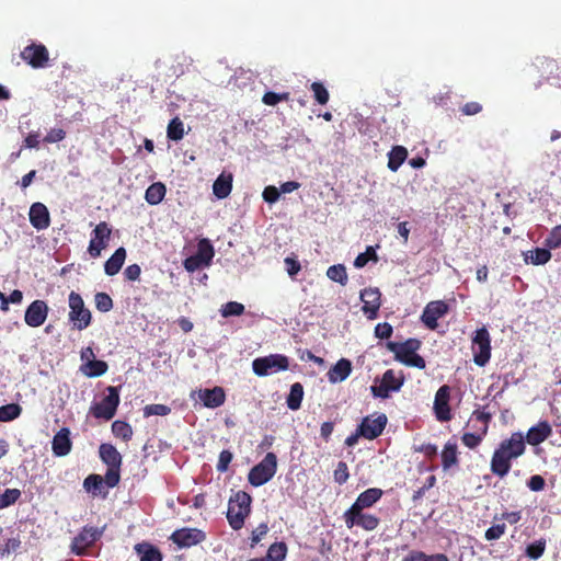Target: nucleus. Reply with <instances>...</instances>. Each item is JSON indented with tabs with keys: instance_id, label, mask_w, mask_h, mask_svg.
I'll return each mask as SVG.
<instances>
[{
	"instance_id": "1",
	"label": "nucleus",
	"mask_w": 561,
	"mask_h": 561,
	"mask_svg": "<svg viewBox=\"0 0 561 561\" xmlns=\"http://www.w3.org/2000/svg\"><path fill=\"white\" fill-rule=\"evenodd\" d=\"M525 436L520 432L513 433L495 449L491 459V471L503 478L511 470V461L517 459L525 451Z\"/></svg>"
},
{
	"instance_id": "2",
	"label": "nucleus",
	"mask_w": 561,
	"mask_h": 561,
	"mask_svg": "<svg viewBox=\"0 0 561 561\" xmlns=\"http://www.w3.org/2000/svg\"><path fill=\"white\" fill-rule=\"evenodd\" d=\"M420 346L421 343L416 339H410L402 343H388V350L394 354L397 360L407 366L423 369L425 368V360L416 354Z\"/></svg>"
},
{
	"instance_id": "3",
	"label": "nucleus",
	"mask_w": 561,
	"mask_h": 561,
	"mask_svg": "<svg viewBox=\"0 0 561 561\" xmlns=\"http://www.w3.org/2000/svg\"><path fill=\"white\" fill-rule=\"evenodd\" d=\"M251 496L247 492H237L228 503L227 519L232 529L239 530L250 513Z\"/></svg>"
},
{
	"instance_id": "4",
	"label": "nucleus",
	"mask_w": 561,
	"mask_h": 561,
	"mask_svg": "<svg viewBox=\"0 0 561 561\" xmlns=\"http://www.w3.org/2000/svg\"><path fill=\"white\" fill-rule=\"evenodd\" d=\"M289 367V359L282 354H271L263 357H257L252 362L253 373L259 377L270 376L279 371L287 370Z\"/></svg>"
},
{
	"instance_id": "5",
	"label": "nucleus",
	"mask_w": 561,
	"mask_h": 561,
	"mask_svg": "<svg viewBox=\"0 0 561 561\" xmlns=\"http://www.w3.org/2000/svg\"><path fill=\"white\" fill-rule=\"evenodd\" d=\"M277 458L273 453H267L266 456L254 466L249 472V482L253 486H261L267 483L276 473Z\"/></svg>"
},
{
	"instance_id": "6",
	"label": "nucleus",
	"mask_w": 561,
	"mask_h": 561,
	"mask_svg": "<svg viewBox=\"0 0 561 561\" xmlns=\"http://www.w3.org/2000/svg\"><path fill=\"white\" fill-rule=\"evenodd\" d=\"M69 320L72 322L73 328L82 331L87 329L91 323V312L84 306V301L82 297L76 293L71 291L69 294Z\"/></svg>"
},
{
	"instance_id": "7",
	"label": "nucleus",
	"mask_w": 561,
	"mask_h": 561,
	"mask_svg": "<svg viewBox=\"0 0 561 561\" xmlns=\"http://www.w3.org/2000/svg\"><path fill=\"white\" fill-rule=\"evenodd\" d=\"M214 255L215 249L213 244L208 239L203 238L198 241L196 253L185 259L184 267L187 272H195L202 267H207L211 264Z\"/></svg>"
},
{
	"instance_id": "8",
	"label": "nucleus",
	"mask_w": 561,
	"mask_h": 561,
	"mask_svg": "<svg viewBox=\"0 0 561 561\" xmlns=\"http://www.w3.org/2000/svg\"><path fill=\"white\" fill-rule=\"evenodd\" d=\"M471 350L474 364L480 367L485 366L491 357V337L484 327L474 332Z\"/></svg>"
},
{
	"instance_id": "9",
	"label": "nucleus",
	"mask_w": 561,
	"mask_h": 561,
	"mask_svg": "<svg viewBox=\"0 0 561 561\" xmlns=\"http://www.w3.org/2000/svg\"><path fill=\"white\" fill-rule=\"evenodd\" d=\"M404 381V376L401 371H394L388 369L382 375L379 385H373L370 387L374 397L386 399L392 391H399Z\"/></svg>"
},
{
	"instance_id": "10",
	"label": "nucleus",
	"mask_w": 561,
	"mask_h": 561,
	"mask_svg": "<svg viewBox=\"0 0 561 561\" xmlns=\"http://www.w3.org/2000/svg\"><path fill=\"white\" fill-rule=\"evenodd\" d=\"M103 535V528L93 526L83 527L73 538L70 545V551L76 556H83L87 549L92 547L96 540Z\"/></svg>"
},
{
	"instance_id": "11",
	"label": "nucleus",
	"mask_w": 561,
	"mask_h": 561,
	"mask_svg": "<svg viewBox=\"0 0 561 561\" xmlns=\"http://www.w3.org/2000/svg\"><path fill=\"white\" fill-rule=\"evenodd\" d=\"M106 397L91 408L92 414L98 419L111 420L119 404V393L116 387L110 386Z\"/></svg>"
},
{
	"instance_id": "12",
	"label": "nucleus",
	"mask_w": 561,
	"mask_h": 561,
	"mask_svg": "<svg viewBox=\"0 0 561 561\" xmlns=\"http://www.w3.org/2000/svg\"><path fill=\"white\" fill-rule=\"evenodd\" d=\"M190 398L194 401H199L205 408L216 409L225 403L226 393L221 387H214L213 389L194 390L191 392Z\"/></svg>"
},
{
	"instance_id": "13",
	"label": "nucleus",
	"mask_w": 561,
	"mask_h": 561,
	"mask_svg": "<svg viewBox=\"0 0 561 561\" xmlns=\"http://www.w3.org/2000/svg\"><path fill=\"white\" fill-rule=\"evenodd\" d=\"M21 58L32 68L41 69L48 66L49 53L44 45L33 43L22 50Z\"/></svg>"
},
{
	"instance_id": "14",
	"label": "nucleus",
	"mask_w": 561,
	"mask_h": 561,
	"mask_svg": "<svg viewBox=\"0 0 561 561\" xmlns=\"http://www.w3.org/2000/svg\"><path fill=\"white\" fill-rule=\"evenodd\" d=\"M112 230L106 222H100L92 231L88 252L92 257L101 255L103 249L108 244Z\"/></svg>"
},
{
	"instance_id": "15",
	"label": "nucleus",
	"mask_w": 561,
	"mask_h": 561,
	"mask_svg": "<svg viewBox=\"0 0 561 561\" xmlns=\"http://www.w3.org/2000/svg\"><path fill=\"white\" fill-rule=\"evenodd\" d=\"M170 539L182 549L203 542L206 539V535L198 528H181L173 531Z\"/></svg>"
},
{
	"instance_id": "16",
	"label": "nucleus",
	"mask_w": 561,
	"mask_h": 561,
	"mask_svg": "<svg viewBox=\"0 0 561 561\" xmlns=\"http://www.w3.org/2000/svg\"><path fill=\"white\" fill-rule=\"evenodd\" d=\"M48 314V307L43 300L33 301L26 309L24 320L32 328L42 325Z\"/></svg>"
},
{
	"instance_id": "17",
	"label": "nucleus",
	"mask_w": 561,
	"mask_h": 561,
	"mask_svg": "<svg viewBox=\"0 0 561 561\" xmlns=\"http://www.w3.org/2000/svg\"><path fill=\"white\" fill-rule=\"evenodd\" d=\"M387 424V416L380 414L376 417H365L359 425V434L368 439L378 437Z\"/></svg>"
},
{
	"instance_id": "18",
	"label": "nucleus",
	"mask_w": 561,
	"mask_h": 561,
	"mask_svg": "<svg viewBox=\"0 0 561 561\" xmlns=\"http://www.w3.org/2000/svg\"><path fill=\"white\" fill-rule=\"evenodd\" d=\"M447 311L448 307L444 301H432L425 307L422 313V321L427 328L435 329L437 327V320L446 314Z\"/></svg>"
},
{
	"instance_id": "19",
	"label": "nucleus",
	"mask_w": 561,
	"mask_h": 561,
	"mask_svg": "<svg viewBox=\"0 0 561 561\" xmlns=\"http://www.w3.org/2000/svg\"><path fill=\"white\" fill-rule=\"evenodd\" d=\"M449 387L442 386L436 394L434 400V410L437 420L439 421H449L451 417L450 409H449Z\"/></svg>"
},
{
	"instance_id": "20",
	"label": "nucleus",
	"mask_w": 561,
	"mask_h": 561,
	"mask_svg": "<svg viewBox=\"0 0 561 561\" xmlns=\"http://www.w3.org/2000/svg\"><path fill=\"white\" fill-rule=\"evenodd\" d=\"M363 311L368 319H375L380 307V293L377 288H366L360 293Z\"/></svg>"
},
{
	"instance_id": "21",
	"label": "nucleus",
	"mask_w": 561,
	"mask_h": 561,
	"mask_svg": "<svg viewBox=\"0 0 561 561\" xmlns=\"http://www.w3.org/2000/svg\"><path fill=\"white\" fill-rule=\"evenodd\" d=\"M30 222L37 230L49 227L50 218L47 207L42 203H34L30 208Z\"/></svg>"
},
{
	"instance_id": "22",
	"label": "nucleus",
	"mask_w": 561,
	"mask_h": 561,
	"mask_svg": "<svg viewBox=\"0 0 561 561\" xmlns=\"http://www.w3.org/2000/svg\"><path fill=\"white\" fill-rule=\"evenodd\" d=\"M552 433L550 424L546 421L539 422L537 425L530 427L527 432L526 439L530 445H539L546 440Z\"/></svg>"
},
{
	"instance_id": "23",
	"label": "nucleus",
	"mask_w": 561,
	"mask_h": 561,
	"mask_svg": "<svg viewBox=\"0 0 561 561\" xmlns=\"http://www.w3.org/2000/svg\"><path fill=\"white\" fill-rule=\"evenodd\" d=\"M352 371V364L346 358H341L337 363L328 371V379L331 383H337L344 381Z\"/></svg>"
},
{
	"instance_id": "24",
	"label": "nucleus",
	"mask_w": 561,
	"mask_h": 561,
	"mask_svg": "<svg viewBox=\"0 0 561 561\" xmlns=\"http://www.w3.org/2000/svg\"><path fill=\"white\" fill-rule=\"evenodd\" d=\"M232 181L233 176L231 173L222 172L219 174L213 184L214 195L219 199L228 197L232 190Z\"/></svg>"
},
{
	"instance_id": "25",
	"label": "nucleus",
	"mask_w": 561,
	"mask_h": 561,
	"mask_svg": "<svg viewBox=\"0 0 561 561\" xmlns=\"http://www.w3.org/2000/svg\"><path fill=\"white\" fill-rule=\"evenodd\" d=\"M71 449L70 432L61 428L53 439V451L56 456H66Z\"/></svg>"
},
{
	"instance_id": "26",
	"label": "nucleus",
	"mask_w": 561,
	"mask_h": 561,
	"mask_svg": "<svg viewBox=\"0 0 561 561\" xmlns=\"http://www.w3.org/2000/svg\"><path fill=\"white\" fill-rule=\"evenodd\" d=\"M382 495V490L378 488H370L364 492H362L356 501L354 502L353 506L356 507L359 511H363L365 508H368L373 506Z\"/></svg>"
},
{
	"instance_id": "27",
	"label": "nucleus",
	"mask_w": 561,
	"mask_h": 561,
	"mask_svg": "<svg viewBox=\"0 0 561 561\" xmlns=\"http://www.w3.org/2000/svg\"><path fill=\"white\" fill-rule=\"evenodd\" d=\"M100 457L108 466V468L121 467L122 456L117 449L110 444H102L100 446Z\"/></svg>"
},
{
	"instance_id": "28",
	"label": "nucleus",
	"mask_w": 561,
	"mask_h": 561,
	"mask_svg": "<svg viewBox=\"0 0 561 561\" xmlns=\"http://www.w3.org/2000/svg\"><path fill=\"white\" fill-rule=\"evenodd\" d=\"M126 260V250L124 248H118L114 254L105 262L104 271L106 275L114 276L116 275L124 262Z\"/></svg>"
},
{
	"instance_id": "29",
	"label": "nucleus",
	"mask_w": 561,
	"mask_h": 561,
	"mask_svg": "<svg viewBox=\"0 0 561 561\" xmlns=\"http://www.w3.org/2000/svg\"><path fill=\"white\" fill-rule=\"evenodd\" d=\"M165 192V185L161 182H156L146 190L145 199L150 205H158L164 198Z\"/></svg>"
},
{
	"instance_id": "30",
	"label": "nucleus",
	"mask_w": 561,
	"mask_h": 561,
	"mask_svg": "<svg viewBox=\"0 0 561 561\" xmlns=\"http://www.w3.org/2000/svg\"><path fill=\"white\" fill-rule=\"evenodd\" d=\"M135 550L140 557V561H162L160 551L149 543H138Z\"/></svg>"
},
{
	"instance_id": "31",
	"label": "nucleus",
	"mask_w": 561,
	"mask_h": 561,
	"mask_svg": "<svg viewBox=\"0 0 561 561\" xmlns=\"http://www.w3.org/2000/svg\"><path fill=\"white\" fill-rule=\"evenodd\" d=\"M80 370L84 376L95 378L104 375L107 371V364L103 360L94 359L91 363L82 364Z\"/></svg>"
},
{
	"instance_id": "32",
	"label": "nucleus",
	"mask_w": 561,
	"mask_h": 561,
	"mask_svg": "<svg viewBox=\"0 0 561 561\" xmlns=\"http://www.w3.org/2000/svg\"><path fill=\"white\" fill-rule=\"evenodd\" d=\"M388 168L396 172L408 157V150L402 146H396L388 154Z\"/></svg>"
},
{
	"instance_id": "33",
	"label": "nucleus",
	"mask_w": 561,
	"mask_h": 561,
	"mask_svg": "<svg viewBox=\"0 0 561 561\" xmlns=\"http://www.w3.org/2000/svg\"><path fill=\"white\" fill-rule=\"evenodd\" d=\"M304 399V387L299 382H295L290 387L289 394L287 397L286 403L288 409L296 411L300 408L301 401Z\"/></svg>"
},
{
	"instance_id": "34",
	"label": "nucleus",
	"mask_w": 561,
	"mask_h": 561,
	"mask_svg": "<svg viewBox=\"0 0 561 561\" xmlns=\"http://www.w3.org/2000/svg\"><path fill=\"white\" fill-rule=\"evenodd\" d=\"M442 462L444 470H447L450 467L457 465V444L455 442L446 443L442 451Z\"/></svg>"
},
{
	"instance_id": "35",
	"label": "nucleus",
	"mask_w": 561,
	"mask_h": 561,
	"mask_svg": "<svg viewBox=\"0 0 561 561\" xmlns=\"http://www.w3.org/2000/svg\"><path fill=\"white\" fill-rule=\"evenodd\" d=\"M551 259V253L549 250L543 248H537L533 251H528L525 254V262L531 263L534 265H542L546 264Z\"/></svg>"
},
{
	"instance_id": "36",
	"label": "nucleus",
	"mask_w": 561,
	"mask_h": 561,
	"mask_svg": "<svg viewBox=\"0 0 561 561\" xmlns=\"http://www.w3.org/2000/svg\"><path fill=\"white\" fill-rule=\"evenodd\" d=\"M167 135H168L169 139L174 140V141H179L184 137V135H185L184 124L179 117L173 118L169 123L168 129H167Z\"/></svg>"
},
{
	"instance_id": "37",
	"label": "nucleus",
	"mask_w": 561,
	"mask_h": 561,
	"mask_svg": "<svg viewBox=\"0 0 561 561\" xmlns=\"http://www.w3.org/2000/svg\"><path fill=\"white\" fill-rule=\"evenodd\" d=\"M83 488L87 492L98 495L102 492L103 478L99 474H91L85 478Z\"/></svg>"
},
{
	"instance_id": "38",
	"label": "nucleus",
	"mask_w": 561,
	"mask_h": 561,
	"mask_svg": "<svg viewBox=\"0 0 561 561\" xmlns=\"http://www.w3.org/2000/svg\"><path fill=\"white\" fill-rule=\"evenodd\" d=\"M286 545L284 542H276L270 546L265 559L266 561H283L286 557Z\"/></svg>"
},
{
	"instance_id": "39",
	"label": "nucleus",
	"mask_w": 561,
	"mask_h": 561,
	"mask_svg": "<svg viewBox=\"0 0 561 561\" xmlns=\"http://www.w3.org/2000/svg\"><path fill=\"white\" fill-rule=\"evenodd\" d=\"M327 276L341 285H345L347 282L346 268L342 264L332 265L327 271Z\"/></svg>"
},
{
	"instance_id": "40",
	"label": "nucleus",
	"mask_w": 561,
	"mask_h": 561,
	"mask_svg": "<svg viewBox=\"0 0 561 561\" xmlns=\"http://www.w3.org/2000/svg\"><path fill=\"white\" fill-rule=\"evenodd\" d=\"M21 414V407L15 403H10L0 407V422H10Z\"/></svg>"
},
{
	"instance_id": "41",
	"label": "nucleus",
	"mask_w": 561,
	"mask_h": 561,
	"mask_svg": "<svg viewBox=\"0 0 561 561\" xmlns=\"http://www.w3.org/2000/svg\"><path fill=\"white\" fill-rule=\"evenodd\" d=\"M112 432L115 436L121 437L124 440H129L133 436L131 426L122 421H115L112 424Z\"/></svg>"
},
{
	"instance_id": "42",
	"label": "nucleus",
	"mask_w": 561,
	"mask_h": 561,
	"mask_svg": "<svg viewBox=\"0 0 561 561\" xmlns=\"http://www.w3.org/2000/svg\"><path fill=\"white\" fill-rule=\"evenodd\" d=\"M21 496V491L18 489H7L0 493V510L14 504Z\"/></svg>"
},
{
	"instance_id": "43",
	"label": "nucleus",
	"mask_w": 561,
	"mask_h": 561,
	"mask_svg": "<svg viewBox=\"0 0 561 561\" xmlns=\"http://www.w3.org/2000/svg\"><path fill=\"white\" fill-rule=\"evenodd\" d=\"M220 312L225 318L241 316L244 312V306L237 301H229L221 306Z\"/></svg>"
},
{
	"instance_id": "44",
	"label": "nucleus",
	"mask_w": 561,
	"mask_h": 561,
	"mask_svg": "<svg viewBox=\"0 0 561 561\" xmlns=\"http://www.w3.org/2000/svg\"><path fill=\"white\" fill-rule=\"evenodd\" d=\"M379 525V519L371 514H364L363 511H359V519L358 526L365 530L371 531L375 530Z\"/></svg>"
},
{
	"instance_id": "45",
	"label": "nucleus",
	"mask_w": 561,
	"mask_h": 561,
	"mask_svg": "<svg viewBox=\"0 0 561 561\" xmlns=\"http://www.w3.org/2000/svg\"><path fill=\"white\" fill-rule=\"evenodd\" d=\"M95 307L101 312H107L113 308L112 298L105 293H98L94 296Z\"/></svg>"
},
{
	"instance_id": "46",
	"label": "nucleus",
	"mask_w": 561,
	"mask_h": 561,
	"mask_svg": "<svg viewBox=\"0 0 561 561\" xmlns=\"http://www.w3.org/2000/svg\"><path fill=\"white\" fill-rule=\"evenodd\" d=\"M311 90L313 92L316 101L319 104L324 105L328 103L329 92H328L327 88L321 82H313L311 84Z\"/></svg>"
},
{
	"instance_id": "47",
	"label": "nucleus",
	"mask_w": 561,
	"mask_h": 561,
	"mask_svg": "<svg viewBox=\"0 0 561 561\" xmlns=\"http://www.w3.org/2000/svg\"><path fill=\"white\" fill-rule=\"evenodd\" d=\"M171 412V409L165 404H148L144 409L145 416L160 415L165 416Z\"/></svg>"
},
{
	"instance_id": "48",
	"label": "nucleus",
	"mask_w": 561,
	"mask_h": 561,
	"mask_svg": "<svg viewBox=\"0 0 561 561\" xmlns=\"http://www.w3.org/2000/svg\"><path fill=\"white\" fill-rule=\"evenodd\" d=\"M345 525L348 529L353 528L354 526H358V519H359V510L354 507L353 505L344 513L343 515Z\"/></svg>"
},
{
	"instance_id": "49",
	"label": "nucleus",
	"mask_w": 561,
	"mask_h": 561,
	"mask_svg": "<svg viewBox=\"0 0 561 561\" xmlns=\"http://www.w3.org/2000/svg\"><path fill=\"white\" fill-rule=\"evenodd\" d=\"M547 247L550 249H557L561 247V225L552 229L549 237L546 240Z\"/></svg>"
},
{
	"instance_id": "50",
	"label": "nucleus",
	"mask_w": 561,
	"mask_h": 561,
	"mask_svg": "<svg viewBox=\"0 0 561 561\" xmlns=\"http://www.w3.org/2000/svg\"><path fill=\"white\" fill-rule=\"evenodd\" d=\"M119 482V468H108L103 479L107 488H114Z\"/></svg>"
},
{
	"instance_id": "51",
	"label": "nucleus",
	"mask_w": 561,
	"mask_h": 561,
	"mask_svg": "<svg viewBox=\"0 0 561 561\" xmlns=\"http://www.w3.org/2000/svg\"><path fill=\"white\" fill-rule=\"evenodd\" d=\"M279 195H280L279 190L273 185L266 186L262 193L263 199L268 204L276 203L279 198Z\"/></svg>"
},
{
	"instance_id": "52",
	"label": "nucleus",
	"mask_w": 561,
	"mask_h": 561,
	"mask_svg": "<svg viewBox=\"0 0 561 561\" xmlns=\"http://www.w3.org/2000/svg\"><path fill=\"white\" fill-rule=\"evenodd\" d=\"M543 551H545V542L538 541V542L529 545L527 547L526 552L530 559L537 560L543 554Z\"/></svg>"
},
{
	"instance_id": "53",
	"label": "nucleus",
	"mask_w": 561,
	"mask_h": 561,
	"mask_svg": "<svg viewBox=\"0 0 561 561\" xmlns=\"http://www.w3.org/2000/svg\"><path fill=\"white\" fill-rule=\"evenodd\" d=\"M506 526L505 524L493 525L485 531L486 540H495L499 539L505 533Z\"/></svg>"
},
{
	"instance_id": "54",
	"label": "nucleus",
	"mask_w": 561,
	"mask_h": 561,
	"mask_svg": "<svg viewBox=\"0 0 561 561\" xmlns=\"http://www.w3.org/2000/svg\"><path fill=\"white\" fill-rule=\"evenodd\" d=\"M334 479L340 484H343L347 481L348 471L345 462H339L336 469L334 470Z\"/></svg>"
},
{
	"instance_id": "55",
	"label": "nucleus",
	"mask_w": 561,
	"mask_h": 561,
	"mask_svg": "<svg viewBox=\"0 0 561 561\" xmlns=\"http://www.w3.org/2000/svg\"><path fill=\"white\" fill-rule=\"evenodd\" d=\"M232 460V454L228 450H222L219 455L217 470L219 472H225L228 469L229 463Z\"/></svg>"
},
{
	"instance_id": "56",
	"label": "nucleus",
	"mask_w": 561,
	"mask_h": 561,
	"mask_svg": "<svg viewBox=\"0 0 561 561\" xmlns=\"http://www.w3.org/2000/svg\"><path fill=\"white\" fill-rule=\"evenodd\" d=\"M462 443L468 447V448H474L477 447L481 440H482V436L481 435H478V434H473V433H465L462 435Z\"/></svg>"
},
{
	"instance_id": "57",
	"label": "nucleus",
	"mask_w": 561,
	"mask_h": 561,
	"mask_svg": "<svg viewBox=\"0 0 561 561\" xmlns=\"http://www.w3.org/2000/svg\"><path fill=\"white\" fill-rule=\"evenodd\" d=\"M268 527L266 524L262 523L260 524L253 531H252V546L259 543L261 539L267 534Z\"/></svg>"
},
{
	"instance_id": "58",
	"label": "nucleus",
	"mask_w": 561,
	"mask_h": 561,
	"mask_svg": "<svg viewBox=\"0 0 561 561\" xmlns=\"http://www.w3.org/2000/svg\"><path fill=\"white\" fill-rule=\"evenodd\" d=\"M392 333V327L387 323H378L375 328V334L379 339H388Z\"/></svg>"
},
{
	"instance_id": "59",
	"label": "nucleus",
	"mask_w": 561,
	"mask_h": 561,
	"mask_svg": "<svg viewBox=\"0 0 561 561\" xmlns=\"http://www.w3.org/2000/svg\"><path fill=\"white\" fill-rule=\"evenodd\" d=\"M65 136H66V134L62 129L54 128L48 131V134L44 138V141H46L48 144L58 142V141H61L65 138Z\"/></svg>"
},
{
	"instance_id": "60",
	"label": "nucleus",
	"mask_w": 561,
	"mask_h": 561,
	"mask_svg": "<svg viewBox=\"0 0 561 561\" xmlns=\"http://www.w3.org/2000/svg\"><path fill=\"white\" fill-rule=\"evenodd\" d=\"M284 263L286 265V271L288 273L289 276H295L298 274V272L300 271L301 266H300V263L295 260L294 257H286L284 260Z\"/></svg>"
},
{
	"instance_id": "61",
	"label": "nucleus",
	"mask_w": 561,
	"mask_h": 561,
	"mask_svg": "<svg viewBox=\"0 0 561 561\" xmlns=\"http://www.w3.org/2000/svg\"><path fill=\"white\" fill-rule=\"evenodd\" d=\"M527 485L531 491H541L545 488V479L538 474L533 476L527 482Z\"/></svg>"
},
{
	"instance_id": "62",
	"label": "nucleus",
	"mask_w": 561,
	"mask_h": 561,
	"mask_svg": "<svg viewBox=\"0 0 561 561\" xmlns=\"http://www.w3.org/2000/svg\"><path fill=\"white\" fill-rule=\"evenodd\" d=\"M141 270L138 264H131L124 271V275L128 280H137L140 276Z\"/></svg>"
},
{
	"instance_id": "63",
	"label": "nucleus",
	"mask_w": 561,
	"mask_h": 561,
	"mask_svg": "<svg viewBox=\"0 0 561 561\" xmlns=\"http://www.w3.org/2000/svg\"><path fill=\"white\" fill-rule=\"evenodd\" d=\"M39 137L41 134L38 131L28 134L24 139V146L26 148H37L39 145Z\"/></svg>"
},
{
	"instance_id": "64",
	"label": "nucleus",
	"mask_w": 561,
	"mask_h": 561,
	"mask_svg": "<svg viewBox=\"0 0 561 561\" xmlns=\"http://www.w3.org/2000/svg\"><path fill=\"white\" fill-rule=\"evenodd\" d=\"M403 561H427V554L421 551H412Z\"/></svg>"
}]
</instances>
